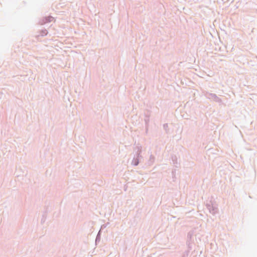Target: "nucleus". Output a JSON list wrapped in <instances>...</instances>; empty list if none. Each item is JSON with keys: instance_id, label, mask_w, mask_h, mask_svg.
<instances>
[{"instance_id": "obj_1", "label": "nucleus", "mask_w": 257, "mask_h": 257, "mask_svg": "<svg viewBox=\"0 0 257 257\" xmlns=\"http://www.w3.org/2000/svg\"><path fill=\"white\" fill-rule=\"evenodd\" d=\"M206 206L209 210V212L212 215H215L218 211V208L215 205H214L211 202L207 203L206 204Z\"/></svg>"}, {"instance_id": "obj_2", "label": "nucleus", "mask_w": 257, "mask_h": 257, "mask_svg": "<svg viewBox=\"0 0 257 257\" xmlns=\"http://www.w3.org/2000/svg\"><path fill=\"white\" fill-rule=\"evenodd\" d=\"M206 96L207 98L211 99L215 102L218 103H221L222 102L221 99L215 93H207Z\"/></svg>"}, {"instance_id": "obj_3", "label": "nucleus", "mask_w": 257, "mask_h": 257, "mask_svg": "<svg viewBox=\"0 0 257 257\" xmlns=\"http://www.w3.org/2000/svg\"><path fill=\"white\" fill-rule=\"evenodd\" d=\"M53 19L54 18L51 16L44 17L40 20L39 24L41 25H43L48 23L51 22Z\"/></svg>"}, {"instance_id": "obj_4", "label": "nucleus", "mask_w": 257, "mask_h": 257, "mask_svg": "<svg viewBox=\"0 0 257 257\" xmlns=\"http://www.w3.org/2000/svg\"><path fill=\"white\" fill-rule=\"evenodd\" d=\"M141 159H141L140 158H138V157L134 156V157L132 160V163H131L132 165L133 166H137L139 164L140 160Z\"/></svg>"}, {"instance_id": "obj_5", "label": "nucleus", "mask_w": 257, "mask_h": 257, "mask_svg": "<svg viewBox=\"0 0 257 257\" xmlns=\"http://www.w3.org/2000/svg\"><path fill=\"white\" fill-rule=\"evenodd\" d=\"M193 235V232L192 231H189L187 234L186 243H190L193 242L192 237Z\"/></svg>"}, {"instance_id": "obj_6", "label": "nucleus", "mask_w": 257, "mask_h": 257, "mask_svg": "<svg viewBox=\"0 0 257 257\" xmlns=\"http://www.w3.org/2000/svg\"><path fill=\"white\" fill-rule=\"evenodd\" d=\"M101 230H99L97 234V235H96V237L95 238V243L96 245H97L99 243L100 239H101Z\"/></svg>"}, {"instance_id": "obj_7", "label": "nucleus", "mask_w": 257, "mask_h": 257, "mask_svg": "<svg viewBox=\"0 0 257 257\" xmlns=\"http://www.w3.org/2000/svg\"><path fill=\"white\" fill-rule=\"evenodd\" d=\"M145 125L149 126V122H150V114H145V118H144Z\"/></svg>"}, {"instance_id": "obj_8", "label": "nucleus", "mask_w": 257, "mask_h": 257, "mask_svg": "<svg viewBox=\"0 0 257 257\" xmlns=\"http://www.w3.org/2000/svg\"><path fill=\"white\" fill-rule=\"evenodd\" d=\"M155 157L153 155H151L150 157L149 160L148 161V165H149V166L152 165L155 161Z\"/></svg>"}, {"instance_id": "obj_9", "label": "nucleus", "mask_w": 257, "mask_h": 257, "mask_svg": "<svg viewBox=\"0 0 257 257\" xmlns=\"http://www.w3.org/2000/svg\"><path fill=\"white\" fill-rule=\"evenodd\" d=\"M186 243L188 246L187 251L189 252L193 249V246H194V244L193 243V242Z\"/></svg>"}, {"instance_id": "obj_10", "label": "nucleus", "mask_w": 257, "mask_h": 257, "mask_svg": "<svg viewBox=\"0 0 257 257\" xmlns=\"http://www.w3.org/2000/svg\"><path fill=\"white\" fill-rule=\"evenodd\" d=\"M142 152V150H140V151H137L136 152V154L134 155V156L136 157H138V158H140L141 159H143V157L141 155Z\"/></svg>"}, {"instance_id": "obj_11", "label": "nucleus", "mask_w": 257, "mask_h": 257, "mask_svg": "<svg viewBox=\"0 0 257 257\" xmlns=\"http://www.w3.org/2000/svg\"><path fill=\"white\" fill-rule=\"evenodd\" d=\"M48 32L46 29H43L40 31V35L42 36H45L48 34Z\"/></svg>"}, {"instance_id": "obj_12", "label": "nucleus", "mask_w": 257, "mask_h": 257, "mask_svg": "<svg viewBox=\"0 0 257 257\" xmlns=\"http://www.w3.org/2000/svg\"><path fill=\"white\" fill-rule=\"evenodd\" d=\"M134 151H135L136 152L137 151H140V150H142V147L141 146H140L139 144H138V146H137L135 148H134Z\"/></svg>"}, {"instance_id": "obj_13", "label": "nucleus", "mask_w": 257, "mask_h": 257, "mask_svg": "<svg viewBox=\"0 0 257 257\" xmlns=\"http://www.w3.org/2000/svg\"><path fill=\"white\" fill-rule=\"evenodd\" d=\"M163 128L165 130L166 133H168L169 129H168V123H165L163 124Z\"/></svg>"}, {"instance_id": "obj_14", "label": "nucleus", "mask_w": 257, "mask_h": 257, "mask_svg": "<svg viewBox=\"0 0 257 257\" xmlns=\"http://www.w3.org/2000/svg\"><path fill=\"white\" fill-rule=\"evenodd\" d=\"M108 224H109V222H107L106 224H103L101 225L99 230H101V231L102 232V230H103V229L106 228Z\"/></svg>"}, {"instance_id": "obj_15", "label": "nucleus", "mask_w": 257, "mask_h": 257, "mask_svg": "<svg viewBox=\"0 0 257 257\" xmlns=\"http://www.w3.org/2000/svg\"><path fill=\"white\" fill-rule=\"evenodd\" d=\"M172 161L173 162L174 164H177V158L176 157H175L174 158H172Z\"/></svg>"}, {"instance_id": "obj_16", "label": "nucleus", "mask_w": 257, "mask_h": 257, "mask_svg": "<svg viewBox=\"0 0 257 257\" xmlns=\"http://www.w3.org/2000/svg\"><path fill=\"white\" fill-rule=\"evenodd\" d=\"M145 126H146V133L147 134L148 132L149 126L145 125Z\"/></svg>"}]
</instances>
